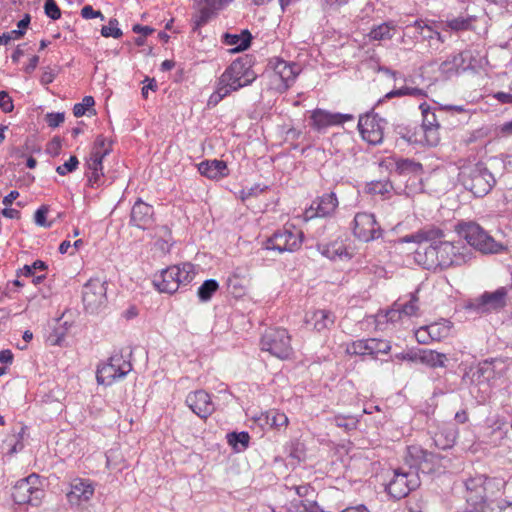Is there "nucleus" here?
<instances>
[{
	"mask_svg": "<svg viewBox=\"0 0 512 512\" xmlns=\"http://www.w3.org/2000/svg\"><path fill=\"white\" fill-rule=\"evenodd\" d=\"M416 259L428 270H443L467 263L471 259V251L461 241L443 239L436 246H427L423 252L417 251Z\"/></svg>",
	"mask_w": 512,
	"mask_h": 512,
	"instance_id": "f257e3e1",
	"label": "nucleus"
},
{
	"mask_svg": "<svg viewBox=\"0 0 512 512\" xmlns=\"http://www.w3.org/2000/svg\"><path fill=\"white\" fill-rule=\"evenodd\" d=\"M455 232L467 244L483 254H498L507 247L495 240L483 227L474 221H459L455 225Z\"/></svg>",
	"mask_w": 512,
	"mask_h": 512,
	"instance_id": "f03ea898",
	"label": "nucleus"
},
{
	"mask_svg": "<svg viewBox=\"0 0 512 512\" xmlns=\"http://www.w3.org/2000/svg\"><path fill=\"white\" fill-rule=\"evenodd\" d=\"M459 180L464 188L476 197L487 195L496 184L494 173L484 162L463 166L459 173Z\"/></svg>",
	"mask_w": 512,
	"mask_h": 512,
	"instance_id": "7ed1b4c3",
	"label": "nucleus"
},
{
	"mask_svg": "<svg viewBox=\"0 0 512 512\" xmlns=\"http://www.w3.org/2000/svg\"><path fill=\"white\" fill-rule=\"evenodd\" d=\"M492 483V479L486 477L485 475H476L474 477H469L464 481V485L466 488V501L471 508L467 510H485V512H502L508 506H512V504H507L503 507L498 506L497 509L491 506V503H488L487 497V489Z\"/></svg>",
	"mask_w": 512,
	"mask_h": 512,
	"instance_id": "20e7f679",
	"label": "nucleus"
},
{
	"mask_svg": "<svg viewBox=\"0 0 512 512\" xmlns=\"http://www.w3.org/2000/svg\"><path fill=\"white\" fill-rule=\"evenodd\" d=\"M445 457L440 454L429 452L418 445L407 447L405 462L413 471H421L424 474L440 472L445 468L443 461Z\"/></svg>",
	"mask_w": 512,
	"mask_h": 512,
	"instance_id": "39448f33",
	"label": "nucleus"
},
{
	"mask_svg": "<svg viewBox=\"0 0 512 512\" xmlns=\"http://www.w3.org/2000/svg\"><path fill=\"white\" fill-rule=\"evenodd\" d=\"M304 234L295 226L284 227L275 231L269 238L263 242L262 248L265 250L276 251L279 254L284 252H295L299 250L303 243Z\"/></svg>",
	"mask_w": 512,
	"mask_h": 512,
	"instance_id": "423d86ee",
	"label": "nucleus"
},
{
	"mask_svg": "<svg viewBox=\"0 0 512 512\" xmlns=\"http://www.w3.org/2000/svg\"><path fill=\"white\" fill-rule=\"evenodd\" d=\"M272 68L270 74L271 88L279 93L285 92L290 88L297 75L300 73L299 65L294 62H287L281 58H273L269 62Z\"/></svg>",
	"mask_w": 512,
	"mask_h": 512,
	"instance_id": "0eeeda50",
	"label": "nucleus"
},
{
	"mask_svg": "<svg viewBox=\"0 0 512 512\" xmlns=\"http://www.w3.org/2000/svg\"><path fill=\"white\" fill-rule=\"evenodd\" d=\"M263 351L279 359H288L293 354L291 338L286 329L268 328L261 338Z\"/></svg>",
	"mask_w": 512,
	"mask_h": 512,
	"instance_id": "6e6552de",
	"label": "nucleus"
},
{
	"mask_svg": "<svg viewBox=\"0 0 512 512\" xmlns=\"http://www.w3.org/2000/svg\"><path fill=\"white\" fill-rule=\"evenodd\" d=\"M419 486L420 479L416 471L397 468L393 470V477L386 485V492L392 498L400 500Z\"/></svg>",
	"mask_w": 512,
	"mask_h": 512,
	"instance_id": "1a4fd4ad",
	"label": "nucleus"
},
{
	"mask_svg": "<svg viewBox=\"0 0 512 512\" xmlns=\"http://www.w3.org/2000/svg\"><path fill=\"white\" fill-rule=\"evenodd\" d=\"M132 370V364L121 354H114L108 362L97 367L96 379L98 384L109 386L116 380L124 378Z\"/></svg>",
	"mask_w": 512,
	"mask_h": 512,
	"instance_id": "9d476101",
	"label": "nucleus"
},
{
	"mask_svg": "<svg viewBox=\"0 0 512 512\" xmlns=\"http://www.w3.org/2000/svg\"><path fill=\"white\" fill-rule=\"evenodd\" d=\"M39 476L31 474L16 482L12 490V498L16 504L38 506L44 496V491L38 487Z\"/></svg>",
	"mask_w": 512,
	"mask_h": 512,
	"instance_id": "9b49d317",
	"label": "nucleus"
},
{
	"mask_svg": "<svg viewBox=\"0 0 512 512\" xmlns=\"http://www.w3.org/2000/svg\"><path fill=\"white\" fill-rule=\"evenodd\" d=\"M507 295L506 287H499L493 292H484L481 296L471 300L466 309L476 314L499 311L506 306Z\"/></svg>",
	"mask_w": 512,
	"mask_h": 512,
	"instance_id": "f8f14e48",
	"label": "nucleus"
},
{
	"mask_svg": "<svg viewBox=\"0 0 512 512\" xmlns=\"http://www.w3.org/2000/svg\"><path fill=\"white\" fill-rule=\"evenodd\" d=\"M106 282L98 278L90 279L83 287L82 300L85 310L89 313H96L107 302Z\"/></svg>",
	"mask_w": 512,
	"mask_h": 512,
	"instance_id": "ddd939ff",
	"label": "nucleus"
},
{
	"mask_svg": "<svg viewBox=\"0 0 512 512\" xmlns=\"http://www.w3.org/2000/svg\"><path fill=\"white\" fill-rule=\"evenodd\" d=\"M353 234L363 242H369L382 236V229L371 213H357L353 220Z\"/></svg>",
	"mask_w": 512,
	"mask_h": 512,
	"instance_id": "4468645a",
	"label": "nucleus"
},
{
	"mask_svg": "<svg viewBox=\"0 0 512 512\" xmlns=\"http://www.w3.org/2000/svg\"><path fill=\"white\" fill-rule=\"evenodd\" d=\"M387 122L378 115H366L360 117L358 128L362 138L370 144H380L384 136V128Z\"/></svg>",
	"mask_w": 512,
	"mask_h": 512,
	"instance_id": "2eb2a0df",
	"label": "nucleus"
},
{
	"mask_svg": "<svg viewBox=\"0 0 512 512\" xmlns=\"http://www.w3.org/2000/svg\"><path fill=\"white\" fill-rule=\"evenodd\" d=\"M353 119L352 114L332 113L319 108L313 110L310 116L311 127L317 132H324L331 126L341 125Z\"/></svg>",
	"mask_w": 512,
	"mask_h": 512,
	"instance_id": "dca6fc26",
	"label": "nucleus"
},
{
	"mask_svg": "<svg viewBox=\"0 0 512 512\" xmlns=\"http://www.w3.org/2000/svg\"><path fill=\"white\" fill-rule=\"evenodd\" d=\"M95 487L91 480L76 478L70 484L67 500L72 506H79L89 501L94 495Z\"/></svg>",
	"mask_w": 512,
	"mask_h": 512,
	"instance_id": "f3484780",
	"label": "nucleus"
},
{
	"mask_svg": "<svg viewBox=\"0 0 512 512\" xmlns=\"http://www.w3.org/2000/svg\"><path fill=\"white\" fill-rule=\"evenodd\" d=\"M187 406L200 418H207L214 411L210 395L204 390L191 392L186 397Z\"/></svg>",
	"mask_w": 512,
	"mask_h": 512,
	"instance_id": "a211bd4d",
	"label": "nucleus"
},
{
	"mask_svg": "<svg viewBox=\"0 0 512 512\" xmlns=\"http://www.w3.org/2000/svg\"><path fill=\"white\" fill-rule=\"evenodd\" d=\"M154 222V209L140 198L134 203L130 213V225L139 229H148Z\"/></svg>",
	"mask_w": 512,
	"mask_h": 512,
	"instance_id": "6ab92c4d",
	"label": "nucleus"
},
{
	"mask_svg": "<svg viewBox=\"0 0 512 512\" xmlns=\"http://www.w3.org/2000/svg\"><path fill=\"white\" fill-rule=\"evenodd\" d=\"M445 238V233L439 227L434 225H427L415 233L404 236L401 241L404 243H418L429 242V246H436Z\"/></svg>",
	"mask_w": 512,
	"mask_h": 512,
	"instance_id": "aec40b11",
	"label": "nucleus"
},
{
	"mask_svg": "<svg viewBox=\"0 0 512 512\" xmlns=\"http://www.w3.org/2000/svg\"><path fill=\"white\" fill-rule=\"evenodd\" d=\"M338 204V199L334 192L326 193L314 200L306 213L309 217H328L334 214Z\"/></svg>",
	"mask_w": 512,
	"mask_h": 512,
	"instance_id": "412c9836",
	"label": "nucleus"
},
{
	"mask_svg": "<svg viewBox=\"0 0 512 512\" xmlns=\"http://www.w3.org/2000/svg\"><path fill=\"white\" fill-rule=\"evenodd\" d=\"M107 156L106 152L91 153L86 161L87 170L85 176L88 181V185L91 187H99L103 184L102 178L103 173V159Z\"/></svg>",
	"mask_w": 512,
	"mask_h": 512,
	"instance_id": "4be33fe9",
	"label": "nucleus"
},
{
	"mask_svg": "<svg viewBox=\"0 0 512 512\" xmlns=\"http://www.w3.org/2000/svg\"><path fill=\"white\" fill-rule=\"evenodd\" d=\"M179 267L170 266L163 269L159 274H155L153 278V285L160 293L172 294L178 290V282L176 276L178 275Z\"/></svg>",
	"mask_w": 512,
	"mask_h": 512,
	"instance_id": "5701e85b",
	"label": "nucleus"
},
{
	"mask_svg": "<svg viewBox=\"0 0 512 512\" xmlns=\"http://www.w3.org/2000/svg\"><path fill=\"white\" fill-rule=\"evenodd\" d=\"M504 368V362L499 359L484 360L477 366L474 376L479 382H490L499 378Z\"/></svg>",
	"mask_w": 512,
	"mask_h": 512,
	"instance_id": "b1692460",
	"label": "nucleus"
},
{
	"mask_svg": "<svg viewBox=\"0 0 512 512\" xmlns=\"http://www.w3.org/2000/svg\"><path fill=\"white\" fill-rule=\"evenodd\" d=\"M199 173L211 180H219L229 175L227 164L223 160H204L197 165Z\"/></svg>",
	"mask_w": 512,
	"mask_h": 512,
	"instance_id": "393cba45",
	"label": "nucleus"
},
{
	"mask_svg": "<svg viewBox=\"0 0 512 512\" xmlns=\"http://www.w3.org/2000/svg\"><path fill=\"white\" fill-rule=\"evenodd\" d=\"M305 323L317 332H323L334 325L335 315L328 310H316L306 314Z\"/></svg>",
	"mask_w": 512,
	"mask_h": 512,
	"instance_id": "a878e982",
	"label": "nucleus"
},
{
	"mask_svg": "<svg viewBox=\"0 0 512 512\" xmlns=\"http://www.w3.org/2000/svg\"><path fill=\"white\" fill-rule=\"evenodd\" d=\"M250 58H238L234 60L223 72V81H231L232 84H241L245 71L249 69Z\"/></svg>",
	"mask_w": 512,
	"mask_h": 512,
	"instance_id": "bb28decb",
	"label": "nucleus"
},
{
	"mask_svg": "<svg viewBox=\"0 0 512 512\" xmlns=\"http://www.w3.org/2000/svg\"><path fill=\"white\" fill-rule=\"evenodd\" d=\"M477 17L474 15H459L457 17L447 19L444 22V30L455 33L474 30V23Z\"/></svg>",
	"mask_w": 512,
	"mask_h": 512,
	"instance_id": "cd10ccee",
	"label": "nucleus"
},
{
	"mask_svg": "<svg viewBox=\"0 0 512 512\" xmlns=\"http://www.w3.org/2000/svg\"><path fill=\"white\" fill-rule=\"evenodd\" d=\"M318 251L330 260L350 258L351 254L347 251L341 241H333L328 244H318Z\"/></svg>",
	"mask_w": 512,
	"mask_h": 512,
	"instance_id": "c85d7f7f",
	"label": "nucleus"
},
{
	"mask_svg": "<svg viewBox=\"0 0 512 512\" xmlns=\"http://www.w3.org/2000/svg\"><path fill=\"white\" fill-rule=\"evenodd\" d=\"M252 40V35L248 30H243L241 34H229L224 35V43L229 46H235L233 51H244L246 50Z\"/></svg>",
	"mask_w": 512,
	"mask_h": 512,
	"instance_id": "c756f323",
	"label": "nucleus"
},
{
	"mask_svg": "<svg viewBox=\"0 0 512 512\" xmlns=\"http://www.w3.org/2000/svg\"><path fill=\"white\" fill-rule=\"evenodd\" d=\"M419 360L421 363L431 367H446L448 361L447 355L434 350H422L419 354Z\"/></svg>",
	"mask_w": 512,
	"mask_h": 512,
	"instance_id": "7c9ffc66",
	"label": "nucleus"
},
{
	"mask_svg": "<svg viewBox=\"0 0 512 512\" xmlns=\"http://www.w3.org/2000/svg\"><path fill=\"white\" fill-rule=\"evenodd\" d=\"M396 33V25L394 22H384L378 26L373 27L368 36L371 40L383 41L390 40Z\"/></svg>",
	"mask_w": 512,
	"mask_h": 512,
	"instance_id": "2f4dec72",
	"label": "nucleus"
},
{
	"mask_svg": "<svg viewBox=\"0 0 512 512\" xmlns=\"http://www.w3.org/2000/svg\"><path fill=\"white\" fill-rule=\"evenodd\" d=\"M452 328V323L449 320L442 319L439 322H434L427 325L428 334L431 341H440L449 336Z\"/></svg>",
	"mask_w": 512,
	"mask_h": 512,
	"instance_id": "473e14b6",
	"label": "nucleus"
},
{
	"mask_svg": "<svg viewBox=\"0 0 512 512\" xmlns=\"http://www.w3.org/2000/svg\"><path fill=\"white\" fill-rule=\"evenodd\" d=\"M198 7V12L195 13L192 17L193 31H198L201 27L206 25L217 13V11L212 6L206 4L198 5Z\"/></svg>",
	"mask_w": 512,
	"mask_h": 512,
	"instance_id": "72a5a7b5",
	"label": "nucleus"
},
{
	"mask_svg": "<svg viewBox=\"0 0 512 512\" xmlns=\"http://www.w3.org/2000/svg\"><path fill=\"white\" fill-rule=\"evenodd\" d=\"M463 53H456L448 57L447 60L440 64L439 70L444 74L457 73L459 69H464Z\"/></svg>",
	"mask_w": 512,
	"mask_h": 512,
	"instance_id": "f704fd0d",
	"label": "nucleus"
},
{
	"mask_svg": "<svg viewBox=\"0 0 512 512\" xmlns=\"http://www.w3.org/2000/svg\"><path fill=\"white\" fill-rule=\"evenodd\" d=\"M177 266L179 267V273L176 276L178 287L191 283L196 275L195 266L189 262H185Z\"/></svg>",
	"mask_w": 512,
	"mask_h": 512,
	"instance_id": "c9c22d12",
	"label": "nucleus"
},
{
	"mask_svg": "<svg viewBox=\"0 0 512 512\" xmlns=\"http://www.w3.org/2000/svg\"><path fill=\"white\" fill-rule=\"evenodd\" d=\"M419 108L421 109L423 116L422 128L440 127L439 117L443 114H440L439 111L437 113L431 111L430 106L426 103H422Z\"/></svg>",
	"mask_w": 512,
	"mask_h": 512,
	"instance_id": "e433bc0d",
	"label": "nucleus"
},
{
	"mask_svg": "<svg viewBox=\"0 0 512 512\" xmlns=\"http://www.w3.org/2000/svg\"><path fill=\"white\" fill-rule=\"evenodd\" d=\"M219 284L215 279H207L198 288L197 295L202 302L209 301L218 290Z\"/></svg>",
	"mask_w": 512,
	"mask_h": 512,
	"instance_id": "4c0bfd02",
	"label": "nucleus"
},
{
	"mask_svg": "<svg viewBox=\"0 0 512 512\" xmlns=\"http://www.w3.org/2000/svg\"><path fill=\"white\" fill-rule=\"evenodd\" d=\"M250 436L248 432H231L227 434L229 445L237 450L246 449L248 447Z\"/></svg>",
	"mask_w": 512,
	"mask_h": 512,
	"instance_id": "58836bf2",
	"label": "nucleus"
},
{
	"mask_svg": "<svg viewBox=\"0 0 512 512\" xmlns=\"http://www.w3.org/2000/svg\"><path fill=\"white\" fill-rule=\"evenodd\" d=\"M412 96L416 98H422L426 96V92L423 89L417 87H401L399 89H393L385 95V98L390 99L393 97Z\"/></svg>",
	"mask_w": 512,
	"mask_h": 512,
	"instance_id": "ea45409f",
	"label": "nucleus"
},
{
	"mask_svg": "<svg viewBox=\"0 0 512 512\" xmlns=\"http://www.w3.org/2000/svg\"><path fill=\"white\" fill-rule=\"evenodd\" d=\"M396 171L399 174H419L422 171V165L411 159H400L396 162Z\"/></svg>",
	"mask_w": 512,
	"mask_h": 512,
	"instance_id": "a19ab883",
	"label": "nucleus"
},
{
	"mask_svg": "<svg viewBox=\"0 0 512 512\" xmlns=\"http://www.w3.org/2000/svg\"><path fill=\"white\" fill-rule=\"evenodd\" d=\"M331 422L337 427L343 428L345 431H351L356 429L359 420L352 415H335L331 419Z\"/></svg>",
	"mask_w": 512,
	"mask_h": 512,
	"instance_id": "79ce46f5",
	"label": "nucleus"
},
{
	"mask_svg": "<svg viewBox=\"0 0 512 512\" xmlns=\"http://www.w3.org/2000/svg\"><path fill=\"white\" fill-rule=\"evenodd\" d=\"M370 355L387 354L391 350V344L388 340L369 338Z\"/></svg>",
	"mask_w": 512,
	"mask_h": 512,
	"instance_id": "37998d69",
	"label": "nucleus"
},
{
	"mask_svg": "<svg viewBox=\"0 0 512 512\" xmlns=\"http://www.w3.org/2000/svg\"><path fill=\"white\" fill-rule=\"evenodd\" d=\"M369 339H360L352 342L347 352L352 355H370Z\"/></svg>",
	"mask_w": 512,
	"mask_h": 512,
	"instance_id": "c03bdc74",
	"label": "nucleus"
},
{
	"mask_svg": "<svg viewBox=\"0 0 512 512\" xmlns=\"http://www.w3.org/2000/svg\"><path fill=\"white\" fill-rule=\"evenodd\" d=\"M240 88H242V85L241 84H232L231 81H223V74L220 76L219 80H218V83H217V88H216V93L219 94L221 96L222 99H224L226 96H228L231 92L233 91H237L239 90Z\"/></svg>",
	"mask_w": 512,
	"mask_h": 512,
	"instance_id": "a18cd8bd",
	"label": "nucleus"
},
{
	"mask_svg": "<svg viewBox=\"0 0 512 512\" xmlns=\"http://www.w3.org/2000/svg\"><path fill=\"white\" fill-rule=\"evenodd\" d=\"M418 302L417 292L411 293L410 300L399 307L405 316H416L419 311Z\"/></svg>",
	"mask_w": 512,
	"mask_h": 512,
	"instance_id": "49530a36",
	"label": "nucleus"
},
{
	"mask_svg": "<svg viewBox=\"0 0 512 512\" xmlns=\"http://www.w3.org/2000/svg\"><path fill=\"white\" fill-rule=\"evenodd\" d=\"M101 35L103 37H113L115 39L120 38L123 33L120 28H118V20L115 18H111L108 22V25L103 26L101 29Z\"/></svg>",
	"mask_w": 512,
	"mask_h": 512,
	"instance_id": "de8ad7c7",
	"label": "nucleus"
},
{
	"mask_svg": "<svg viewBox=\"0 0 512 512\" xmlns=\"http://www.w3.org/2000/svg\"><path fill=\"white\" fill-rule=\"evenodd\" d=\"M267 422L275 428L286 427L288 424V417L278 411H270L267 414Z\"/></svg>",
	"mask_w": 512,
	"mask_h": 512,
	"instance_id": "09e8293b",
	"label": "nucleus"
},
{
	"mask_svg": "<svg viewBox=\"0 0 512 512\" xmlns=\"http://www.w3.org/2000/svg\"><path fill=\"white\" fill-rule=\"evenodd\" d=\"M393 186L389 181H374L368 184V191L373 194H389Z\"/></svg>",
	"mask_w": 512,
	"mask_h": 512,
	"instance_id": "8fccbe9b",
	"label": "nucleus"
},
{
	"mask_svg": "<svg viewBox=\"0 0 512 512\" xmlns=\"http://www.w3.org/2000/svg\"><path fill=\"white\" fill-rule=\"evenodd\" d=\"M95 105V100L92 96H85L82 102L76 103L73 107V114L75 117H81L85 115L86 111Z\"/></svg>",
	"mask_w": 512,
	"mask_h": 512,
	"instance_id": "3c124183",
	"label": "nucleus"
},
{
	"mask_svg": "<svg viewBox=\"0 0 512 512\" xmlns=\"http://www.w3.org/2000/svg\"><path fill=\"white\" fill-rule=\"evenodd\" d=\"M413 27L422 36L423 39L433 40L435 38L436 30L421 20H416L413 24Z\"/></svg>",
	"mask_w": 512,
	"mask_h": 512,
	"instance_id": "603ef678",
	"label": "nucleus"
},
{
	"mask_svg": "<svg viewBox=\"0 0 512 512\" xmlns=\"http://www.w3.org/2000/svg\"><path fill=\"white\" fill-rule=\"evenodd\" d=\"M48 212H49V207L46 205H42L41 207H39L36 210V212L34 214V221H35L36 225H38L40 227H45V228H49L51 226V223L47 222V219H46Z\"/></svg>",
	"mask_w": 512,
	"mask_h": 512,
	"instance_id": "864d4df0",
	"label": "nucleus"
},
{
	"mask_svg": "<svg viewBox=\"0 0 512 512\" xmlns=\"http://www.w3.org/2000/svg\"><path fill=\"white\" fill-rule=\"evenodd\" d=\"M427 145L434 147L440 142L439 127L423 128Z\"/></svg>",
	"mask_w": 512,
	"mask_h": 512,
	"instance_id": "5fc2aeb1",
	"label": "nucleus"
},
{
	"mask_svg": "<svg viewBox=\"0 0 512 512\" xmlns=\"http://www.w3.org/2000/svg\"><path fill=\"white\" fill-rule=\"evenodd\" d=\"M44 10L47 17L52 20H58L61 17V10L55 0H46Z\"/></svg>",
	"mask_w": 512,
	"mask_h": 512,
	"instance_id": "6e6d98bb",
	"label": "nucleus"
},
{
	"mask_svg": "<svg viewBox=\"0 0 512 512\" xmlns=\"http://www.w3.org/2000/svg\"><path fill=\"white\" fill-rule=\"evenodd\" d=\"M79 165L78 158L76 156H71L68 161H66L63 165H60L56 168V172L63 176L67 173H71L77 169Z\"/></svg>",
	"mask_w": 512,
	"mask_h": 512,
	"instance_id": "4d7b16f0",
	"label": "nucleus"
},
{
	"mask_svg": "<svg viewBox=\"0 0 512 512\" xmlns=\"http://www.w3.org/2000/svg\"><path fill=\"white\" fill-rule=\"evenodd\" d=\"M111 145H112V143L108 142L107 139L103 135H98L96 137V140H95V143H94L91 153L99 152V154H101V152L107 151V155H109L112 150Z\"/></svg>",
	"mask_w": 512,
	"mask_h": 512,
	"instance_id": "13d9d810",
	"label": "nucleus"
},
{
	"mask_svg": "<svg viewBox=\"0 0 512 512\" xmlns=\"http://www.w3.org/2000/svg\"><path fill=\"white\" fill-rule=\"evenodd\" d=\"M67 328L64 326L56 327L49 336V341L53 345L61 346L65 340Z\"/></svg>",
	"mask_w": 512,
	"mask_h": 512,
	"instance_id": "bf43d9fd",
	"label": "nucleus"
},
{
	"mask_svg": "<svg viewBox=\"0 0 512 512\" xmlns=\"http://www.w3.org/2000/svg\"><path fill=\"white\" fill-rule=\"evenodd\" d=\"M0 109L4 113L12 112L14 109L13 100L6 91H0Z\"/></svg>",
	"mask_w": 512,
	"mask_h": 512,
	"instance_id": "052dcab7",
	"label": "nucleus"
},
{
	"mask_svg": "<svg viewBox=\"0 0 512 512\" xmlns=\"http://www.w3.org/2000/svg\"><path fill=\"white\" fill-rule=\"evenodd\" d=\"M65 120V115L63 112L56 113H48L46 115V122L49 127L55 128L58 127Z\"/></svg>",
	"mask_w": 512,
	"mask_h": 512,
	"instance_id": "680f3d73",
	"label": "nucleus"
},
{
	"mask_svg": "<svg viewBox=\"0 0 512 512\" xmlns=\"http://www.w3.org/2000/svg\"><path fill=\"white\" fill-rule=\"evenodd\" d=\"M81 16L84 19H93V18H100L101 20H104V15L99 10H94L91 5H85L81 9Z\"/></svg>",
	"mask_w": 512,
	"mask_h": 512,
	"instance_id": "e2e57ef3",
	"label": "nucleus"
},
{
	"mask_svg": "<svg viewBox=\"0 0 512 512\" xmlns=\"http://www.w3.org/2000/svg\"><path fill=\"white\" fill-rule=\"evenodd\" d=\"M233 0H200L197 5L206 4L212 6L216 11L223 9L230 4Z\"/></svg>",
	"mask_w": 512,
	"mask_h": 512,
	"instance_id": "0e129e2a",
	"label": "nucleus"
},
{
	"mask_svg": "<svg viewBox=\"0 0 512 512\" xmlns=\"http://www.w3.org/2000/svg\"><path fill=\"white\" fill-rule=\"evenodd\" d=\"M426 502L423 499L410 500L408 502L409 512H426Z\"/></svg>",
	"mask_w": 512,
	"mask_h": 512,
	"instance_id": "69168bd1",
	"label": "nucleus"
},
{
	"mask_svg": "<svg viewBox=\"0 0 512 512\" xmlns=\"http://www.w3.org/2000/svg\"><path fill=\"white\" fill-rule=\"evenodd\" d=\"M293 489L300 498H306L314 493V489L309 484L294 486Z\"/></svg>",
	"mask_w": 512,
	"mask_h": 512,
	"instance_id": "338daca9",
	"label": "nucleus"
},
{
	"mask_svg": "<svg viewBox=\"0 0 512 512\" xmlns=\"http://www.w3.org/2000/svg\"><path fill=\"white\" fill-rule=\"evenodd\" d=\"M498 135L501 137H509L512 136V120L503 123L498 128Z\"/></svg>",
	"mask_w": 512,
	"mask_h": 512,
	"instance_id": "774afa93",
	"label": "nucleus"
}]
</instances>
